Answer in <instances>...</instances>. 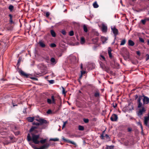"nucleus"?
I'll return each instance as SVG.
<instances>
[{
    "label": "nucleus",
    "instance_id": "obj_53",
    "mask_svg": "<svg viewBox=\"0 0 149 149\" xmlns=\"http://www.w3.org/2000/svg\"><path fill=\"white\" fill-rule=\"evenodd\" d=\"M103 70H105V71H106V72H108V71H109V68H106V69H103Z\"/></svg>",
    "mask_w": 149,
    "mask_h": 149
},
{
    "label": "nucleus",
    "instance_id": "obj_18",
    "mask_svg": "<svg viewBox=\"0 0 149 149\" xmlns=\"http://www.w3.org/2000/svg\"><path fill=\"white\" fill-rule=\"evenodd\" d=\"M112 50L110 47L108 48V53L109 54V56L110 58H111L112 57V55L111 53Z\"/></svg>",
    "mask_w": 149,
    "mask_h": 149
},
{
    "label": "nucleus",
    "instance_id": "obj_43",
    "mask_svg": "<svg viewBox=\"0 0 149 149\" xmlns=\"http://www.w3.org/2000/svg\"><path fill=\"white\" fill-rule=\"evenodd\" d=\"M83 121L85 123H88L89 120L88 119L84 118Z\"/></svg>",
    "mask_w": 149,
    "mask_h": 149
},
{
    "label": "nucleus",
    "instance_id": "obj_58",
    "mask_svg": "<svg viewBox=\"0 0 149 149\" xmlns=\"http://www.w3.org/2000/svg\"><path fill=\"white\" fill-rule=\"evenodd\" d=\"M136 54L137 55L140 56L141 55V53L140 51H137L136 52Z\"/></svg>",
    "mask_w": 149,
    "mask_h": 149
},
{
    "label": "nucleus",
    "instance_id": "obj_13",
    "mask_svg": "<svg viewBox=\"0 0 149 149\" xmlns=\"http://www.w3.org/2000/svg\"><path fill=\"white\" fill-rule=\"evenodd\" d=\"M62 139L63 140L65 141L66 142H67L68 143H70L74 145H76V143L74 141H72L69 140L65 138L64 137H63L62 138Z\"/></svg>",
    "mask_w": 149,
    "mask_h": 149
},
{
    "label": "nucleus",
    "instance_id": "obj_52",
    "mask_svg": "<svg viewBox=\"0 0 149 149\" xmlns=\"http://www.w3.org/2000/svg\"><path fill=\"white\" fill-rule=\"evenodd\" d=\"M138 124L140 125V127L141 129V130L142 131H143V127L142 124L140 123H139Z\"/></svg>",
    "mask_w": 149,
    "mask_h": 149
},
{
    "label": "nucleus",
    "instance_id": "obj_27",
    "mask_svg": "<svg viewBox=\"0 0 149 149\" xmlns=\"http://www.w3.org/2000/svg\"><path fill=\"white\" fill-rule=\"evenodd\" d=\"M44 13L45 14V16L47 18H49L50 13L49 12H44Z\"/></svg>",
    "mask_w": 149,
    "mask_h": 149
},
{
    "label": "nucleus",
    "instance_id": "obj_39",
    "mask_svg": "<svg viewBox=\"0 0 149 149\" xmlns=\"http://www.w3.org/2000/svg\"><path fill=\"white\" fill-rule=\"evenodd\" d=\"M106 138L108 141H110V138L109 137V136L107 134H105L104 136V138Z\"/></svg>",
    "mask_w": 149,
    "mask_h": 149
},
{
    "label": "nucleus",
    "instance_id": "obj_51",
    "mask_svg": "<svg viewBox=\"0 0 149 149\" xmlns=\"http://www.w3.org/2000/svg\"><path fill=\"white\" fill-rule=\"evenodd\" d=\"M62 89H63L62 93L63 94L65 95L66 93V92H65V90L64 89V88H63Z\"/></svg>",
    "mask_w": 149,
    "mask_h": 149
},
{
    "label": "nucleus",
    "instance_id": "obj_57",
    "mask_svg": "<svg viewBox=\"0 0 149 149\" xmlns=\"http://www.w3.org/2000/svg\"><path fill=\"white\" fill-rule=\"evenodd\" d=\"M14 133L16 135H18L19 134V131H17L16 132H15Z\"/></svg>",
    "mask_w": 149,
    "mask_h": 149
},
{
    "label": "nucleus",
    "instance_id": "obj_20",
    "mask_svg": "<svg viewBox=\"0 0 149 149\" xmlns=\"http://www.w3.org/2000/svg\"><path fill=\"white\" fill-rule=\"evenodd\" d=\"M34 119V117H29L27 118V120L28 121L30 122H32Z\"/></svg>",
    "mask_w": 149,
    "mask_h": 149
},
{
    "label": "nucleus",
    "instance_id": "obj_64",
    "mask_svg": "<svg viewBox=\"0 0 149 149\" xmlns=\"http://www.w3.org/2000/svg\"><path fill=\"white\" fill-rule=\"evenodd\" d=\"M9 17L10 18H12V17H13L12 15L11 14H9Z\"/></svg>",
    "mask_w": 149,
    "mask_h": 149
},
{
    "label": "nucleus",
    "instance_id": "obj_21",
    "mask_svg": "<svg viewBox=\"0 0 149 149\" xmlns=\"http://www.w3.org/2000/svg\"><path fill=\"white\" fill-rule=\"evenodd\" d=\"M100 96V93L98 91H96L94 93V96L96 98H98Z\"/></svg>",
    "mask_w": 149,
    "mask_h": 149
},
{
    "label": "nucleus",
    "instance_id": "obj_3",
    "mask_svg": "<svg viewBox=\"0 0 149 149\" xmlns=\"http://www.w3.org/2000/svg\"><path fill=\"white\" fill-rule=\"evenodd\" d=\"M18 72L20 75L22 77L27 78H30V74L25 73L22 70H19Z\"/></svg>",
    "mask_w": 149,
    "mask_h": 149
},
{
    "label": "nucleus",
    "instance_id": "obj_7",
    "mask_svg": "<svg viewBox=\"0 0 149 149\" xmlns=\"http://www.w3.org/2000/svg\"><path fill=\"white\" fill-rule=\"evenodd\" d=\"M146 111V110L144 107H143L142 109L139 110V111L137 112V114L139 116H141L143 114L145 113Z\"/></svg>",
    "mask_w": 149,
    "mask_h": 149
},
{
    "label": "nucleus",
    "instance_id": "obj_22",
    "mask_svg": "<svg viewBox=\"0 0 149 149\" xmlns=\"http://www.w3.org/2000/svg\"><path fill=\"white\" fill-rule=\"evenodd\" d=\"M101 40L103 43H104L107 40V38L101 36Z\"/></svg>",
    "mask_w": 149,
    "mask_h": 149
},
{
    "label": "nucleus",
    "instance_id": "obj_8",
    "mask_svg": "<svg viewBox=\"0 0 149 149\" xmlns=\"http://www.w3.org/2000/svg\"><path fill=\"white\" fill-rule=\"evenodd\" d=\"M118 118L117 115L116 114H113L110 118V119L112 121H116Z\"/></svg>",
    "mask_w": 149,
    "mask_h": 149
},
{
    "label": "nucleus",
    "instance_id": "obj_32",
    "mask_svg": "<svg viewBox=\"0 0 149 149\" xmlns=\"http://www.w3.org/2000/svg\"><path fill=\"white\" fill-rule=\"evenodd\" d=\"M8 9L10 11H12L14 9V6L12 5H10L9 6Z\"/></svg>",
    "mask_w": 149,
    "mask_h": 149
},
{
    "label": "nucleus",
    "instance_id": "obj_62",
    "mask_svg": "<svg viewBox=\"0 0 149 149\" xmlns=\"http://www.w3.org/2000/svg\"><path fill=\"white\" fill-rule=\"evenodd\" d=\"M117 106V104L115 103V105L113 104V106L114 108H116Z\"/></svg>",
    "mask_w": 149,
    "mask_h": 149
},
{
    "label": "nucleus",
    "instance_id": "obj_37",
    "mask_svg": "<svg viewBox=\"0 0 149 149\" xmlns=\"http://www.w3.org/2000/svg\"><path fill=\"white\" fill-rule=\"evenodd\" d=\"M126 43V40L125 39H124L121 42L120 45H124Z\"/></svg>",
    "mask_w": 149,
    "mask_h": 149
},
{
    "label": "nucleus",
    "instance_id": "obj_23",
    "mask_svg": "<svg viewBox=\"0 0 149 149\" xmlns=\"http://www.w3.org/2000/svg\"><path fill=\"white\" fill-rule=\"evenodd\" d=\"M50 33L53 37H55L56 36V33L53 30H50Z\"/></svg>",
    "mask_w": 149,
    "mask_h": 149
},
{
    "label": "nucleus",
    "instance_id": "obj_42",
    "mask_svg": "<svg viewBox=\"0 0 149 149\" xmlns=\"http://www.w3.org/2000/svg\"><path fill=\"white\" fill-rule=\"evenodd\" d=\"M100 59L102 60V61H105V58L103 56V55H100Z\"/></svg>",
    "mask_w": 149,
    "mask_h": 149
},
{
    "label": "nucleus",
    "instance_id": "obj_55",
    "mask_svg": "<svg viewBox=\"0 0 149 149\" xmlns=\"http://www.w3.org/2000/svg\"><path fill=\"white\" fill-rule=\"evenodd\" d=\"M132 130V128L129 127L127 128V131L128 132H130Z\"/></svg>",
    "mask_w": 149,
    "mask_h": 149
},
{
    "label": "nucleus",
    "instance_id": "obj_56",
    "mask_svg": "<svg viewBox=\"0 0 149 149\" xmlns=\"http://www.w3.org/2000/svg\"><path fill=\"white\" fill-rule=\"evenodd\" d=\"M49 82L51 84H53L54 82V81L53 80H51L49 81Z\"/></svg>",
    "mask_w": 149,
    "mask_h": 149
},
{
    "label": "nucleus",
    "instance_id": "obj_19",
    "mask_svg": "<svg viewBox=\"0 0 149 149\" xmlns=\"http://www.w3.org/2000/svg\"><path fill=\"white\" fill-rule=\"evenodd\" d=\"M135 44L134 42L131 40H128V45L129 46H133Z\"/></svg>",
    "mask_w": 149,
    "mask_h": 149
},
{
    "label": "nucleus",
    "instance_id": "obj_4",
    "mask_svg": "<svg viewBox=\"0 0 149 149\" xmlns=\"http://www.w3.org/2000/svg\"><path fill=\"white\" fill-rule=\"evenodd\" d=\"M142 97H143V105L147 104L149 103V98L148 97L144 95Z\"/></svg>",
    "mask_w": 149,
    "mask_h": 149
},
{
    "label": "nucleus",
    "instance_id": "obj_63",
    "mask_svg": "<svg viewBox=\"0 0 149 149\" xmlns=\"http://www.w3.org/2000/svg\"><path fill=\"white\" fill-rule=\"evenodd\" d=\"M135 97V100H136L137 99V100L138 98H139L138 96V95H135V97Z\"/></svg>",
    "mask_w": 149,
    "mask_h": 149
},
{
    "label": "nucleus",
    "instance_id": "obj_61",
    "mask_svg": "<svg viewBox=\"0 0 149 149\" xmlns=\"http://www.w3.org/2000/svg\"><path fill=\"white\" fill-rule=\"evenodd\" d=\"M146 60H147L149 59V55L148 54H147L146 55Z\"/></svg>",
    "mask_w": 149,
    "mask_h": 149
},
{
    "label": "nucleus",
    "instance_id": "obj_25",
    "mask_svg": "<svg viewBox=\"0 0 149 149\" xmlns=\"http://www.w3.org/2000/svg\"><path fill=\"white\" fill-rule=\"evenodd\" d=\"M46 139H42L39 141V143H40L42 144H44L47 141Z\"/></svg>",
    "mask_w": 149,
    "mask_h": 149
},
{
    "label": "nucleus",
    "instance_id": "obj_45",
    "mask_svg": "<svg viewBox=\"0 0 149 149\" xmlns=\"http://www.w3.org/2000/svg\"><path fill=\"white\" fill-rule=\"evenodd\" d=\"M68 123V121H65V122H63V126H62V129H63V128H64L65 125H66V124Z\"/></svg>",
    "mask_w": 149,
    "mask_h": 149
},
{
    "label": "nucleus",
    "instance_id": "obj_47",
    "mask_svg": "<svg viewBox=\"0 0 149 149\" xmlns=\"http://www.w3.org/2000/svg\"><path fill=\"white\" fill-rule=\"evenodd\" d=\"M61 33L64 35H65L66 33V31L64 30H61Z\"/></svg>",
    "mask_w": 149,
    "mask_h": 149
},
{
    "label": "nucleus",
    "instance_id": "obj_33",
    "mask_svg": "<svg viewBox=\"0 0 149 149\" xmlns=\"http://www.w3.org/2000/svg\"><path fill=\"white\" fill-rule=\"evenodd\" d=\"M78 129L79 130L83 131L84 130V127L82 126L79 125L78 126Z\"/></svg>",
    "mask_w": 149,
    "mask_h": 149
},
{
    "label": "nucleus",
    "instance_id": "obj_54",
    "mask_svg": "<svg viewBox=\"0 0 149 149\" xmlns=\"http://www.w3.org/2000/svg\"><path fill=\"white\" fill-rule=\"evenodd\" d=\"M10 143V142L8 141H6L4 142V144L5 145H8L9 143Z\"/></svg>",
    "mask_w": 149,
    "mask_h": 149
},
{
    "label": "nucleus",
    "instance_id": "obj_41",
    "mask_svg": "<svg viewBox=\"0 0 149 149\" xmlns=\"http://www.w3.org/2000/svg\"><path fill=\"white\" fill-rule=\"evenodd\" d=\"M74 33L73 31H71L69 32V35L70 36H72L74 35Z\"/></svg>",
    "mask_w": 149,
    "mask_h": 149
},
{
    "label": "nucleus",
    "instance_id": "obj_12",
    "mask_svg": "<svg viewBox=\"0 0 149 149\" xmlns=\"http://www.w3.org/2000/svg\"><path fill=\"white\" fill-rule=\"evenodd\" d=\"M39 123L40 125H42L43 124H47V121L44 119L40 118Z\"/></svg>",
    "mask_w": 149,
    "mask_h": 149
},
{
    "label": "nucleus",
    "instance_id": "obj_34",
    "mask_svg": "<svg viewBox=\"0 0 149 149\" xmlns=\"http://www.w3.org/2000/svg\"><path fill=\"white\" fill-rule=\"evenodd\" d=\"M29 144L31 146L32 148L34 149H38L39 148L36 147L34 144H32L31 143H29Z\"/></svg>",
    "mask_w": 149,
    "mask_h": 149
},
{
    "label": "nucleus",
    "instance_id": "obj_29",
    "mask_svg": "<svg viewBox=\"0 0 149 149\" xmlns=\"http://www.w3.org/2000/svg\"><path fill=\"white\" fill-rule=\"evenodd\" d=\"M85 39L83 37H81V44H83L85 42Z\"/></svg>",
    "mask_w": 149,
    "mask_h": 149
},
{
    "label": "nucleus",
    "instance_id": "obj_40",
    "mask_svg": "<svg viewBox=\"0 0 149 149\" xmlns=\"http://www.w3.org/2000/svg\"><path fill=\"white\" fill-rule=\"evenodd\" d=\"M113 146H107V149H113Z\"/></svg>",
    "mask_w": 149,
    "mask_h": 149
},
{
    "label": "nucleus",
    "instance_id": "obj_50",
    "mask_svg": "<svg viewBox=\"0 0 149 149\" xmlns=\"http://www.w3.org/2000/svg\"><path fill=\"white\" fill-rule=\"evenodd\" d=\"M14 136H10V139L11 141V142L12 143H13L14 142V141H13V139L14 138Z\"/></svg>",
    "mask_w": 149,
    "mask_h": 149
},
{
    "label": "nucleus",
    "instance_id": "obj_26",
    "mask_svg": "<svg viewBox=\"0 0 149 149\" xmlns=\"http://www.w3.org/2000/svg\"><path fill=\"white\" fill-rule=\"evenodd\" d=\"M105 130H104L103 131L102 134L101 135L100 137L101 139H104V136L105 135Z\"/></svg>",
    "mask_w": 149,
    "mask_h": 149
},
{
    "label": "nucleus",
    "instance_id": "obj_17",
    "mask_svg": "<svg viewBox=\"0 0 149 149\" xmlns=\"http://www.w3.org/2000/svg\"><path fill=\"white\" fill-rule=\"evenodd\" d=\"M102 31L103 32H106L107 31V27L104 24H103L102 27Z\"/></svg>",
    "mask_w": 149,
    "mask_h": 149
},
{
    "label": "nucleus",
    "instance_id": "obj_24",
    "mask_svg": "<svg viewBox=\"0 0 149 149\" xmlns=\"http://www.w3.org/2000/svg\"><path fill=\"white\" fill-rule=\"evenodd\" d=\"M100 67L103 69H106V66L104 64H103L102 62H100Z\"/></svg>",
    "mask_w": 149,
    "mask_h": 149
},
{
    "label": "nucleus",
    "instance_id": "obj_5",
    "mask_svg": "<svg viewBox=\"0 0 149 149\" xmlns=\"http://www.w3.org/2000/svg\"><path fill=\"white\" fill-rule=\"evenodd\" d=\"M51 99H52V100L49 98H48L47 100V103L49 104H51L53 103L54 104H55L56 103V100L54 99V96L53 95H52L51 96Z\"/></svg>",
    "mask_w": 149,
    "mask_h": 149
},
{
    "label": "nucleus",
    "instance_id": "obj_38",
    "mask_svg": "<svg viewBox=\"0 0 149 149\" xmlns=\"http://www.w3.org/2000/svg\"><path fill=\"white\" fill-rule=\"evenodd\" d=\"M83 29H84V31L85 32H87L88 29H87V26L85 25H84L83 26Z\"/></svg>",
    "mask_w": 149,
    "mask_h": 149
},
{
    "label": "nucleus",
    "instance_id": "obj_2",
    "mask_svg": "<svg viewBox=\"0 0 149 149\" xmlns=\"http://www.w3.org/2000/svg\"><path fill=\"white\" fill-rule=\"evenodd\" d=\"M45 128V127L43 126L42 127L40 130H36L38 128V127L35 126H32L29 130L30 133H33L36 134L38 133V132H42V130L44 129Z\"/></svg>",
    "mask_w": 149,
    "mask_h": 149
},
{
    "label": "nucleus",
    "instance_id": "obj_9",
    "mask_svg": "<svg viewBox=\"0 0 149 149\" xmlns=\"http://www.w3.org/2000/svg\"><path fill=\"white\" fill-rule=\"evenodd\" d=\"M142 97L141 96H139V98H138L137 99V104H138V107L139 108H140L141 107L143 104L141 102V98Z\"/></svg>",
    "mask_w": 149,
    "mask_h": 149
},
{
    "label": "nucleus",
    "instance_id": "obj_44",
    "mask_svg": "<svg viewBox=\"0 0 149 149\" xmlns=\"http://www.w3.org/2000/svg\"><path fill=\"white\" fill-rule=\"evenodd\" d=\"M129 141L128 140H127L125 141H124V143L125 145L127 146L129 145Z\"/></svg>",
    "mask_w": 149,
    "mask_h": 149
},
{
    "label": "nucleus",
    "instance_id": "obj_60",
    "mask_svg": "<svg viewBox=\"0 0 149 149\" xmlns=\"http://www.w3.org/2000/svg\"><path fill=\"white\" fill-rule=\"evenodd\" d=\"M81 74L82 75L85 74V73H86V72L85 71H82V70L81 71Z\"/></svg>",
    "mask_w": 149,
    "mask_h": 149
},
{
    "label": "nucleus",
    "instance_id": "obj_10",
    "mask_svg": "<svg viewBox=\"0 0 149 149\" xmlns=\"http://www.w3.org/2000/svg\"><path fill=\"white\" fill-rule=\"evenodd\" d=\"M49 146V144L48 143H46L41 146L38 149H47Z\"/></svg>",
    "mask_w": 149,
    "mask_h": 149
},
{
    "label": "nucleus",
    "instance_id": "obj_48",
    "mask_svg": "<svg viewBox=\"0 0 149 149\" xmlns=\"http://www.w3.org/2000/svg\"><path fill=\"white\" fill-rule=\"evenodd\" d=\"M32 124L33 125H36L38 126L40 125L39 123L33 122L32 123Z\"/></svg>",
    "mask_w": 149,
    "mask_h": 149
},
{
    "label": "nucleus",
    "instance_id": "obj_31",
    "mask_svg": "<svg viewBox=\"0 0 149 149\" xmlns=\"http://www.w3.org/2000/svg\"><path fill=\"white\" fill-rule=\"evenodd\" d=\"M59 139L58 138H51L50 139V141H58Z\"/></svg>",
    "mask_w": 149,
    "mask_h": 149
},
{
    "label": "nucleus",
    "instance_id": "obj_16",
    "mask_svg": "<svg viewBox=\"0 0 149 149\" xmlns=\"http://www.w3.org/2000/svg\"><path fill=\"white\" fill-rule=\"evenodd\" d=\"M38 44L42 48L45 47L46 46L45 45L44 43V42L42 41V40L39 41Z\"/></svg>",
    "mask_w": 149,
    "mask_h": 149
},
{
    "label": "nucleus",
    "instance_id": "obj_35",
    "mask_svg": "<svg viewBox=\"0 0 149 149\" xmlns=\"http://www.w3.org/2000/svg\"><path fill=\"white\" fill-rule=\"evenodd\" d=\"M50 61L52 63H54L55 64H56V62L55 59L53 57H52L50 59Z\"/></svg>",
    "mask_w": 149,
    "mask_h": 149
},
{
    "label": "nucleus",
    "instance_id": "obj_30",
    "mask_svg": "<svg viewBox=\"0 0 149 149\" xmlns=\"http://www.w3.org/2000/svg\"><path fill=\"white\" fill-rule=\"evenodd\" d=\"M93 7L95 8H97L99 7L98 5L97 4V2L95 1L93 4Z\"/></svg>",
    "mask_w": 149,
    "mask_h": 149
},
{
    "label": "nucleus",
    "instance_id": "obj_14",
    "mask_svg": "<svg viewBox=\"0 0 149 149\" xmlns=\"http://www.w3.org/2000/svg\"><path fill=\"white\" fill-rule=\"evenodd\" d=\"M149 120V117L145 116L144 117V123L146 126L148 125V122Z\"/></svg>",
    "mask_w": 149,
    "mask_h": 149
},
{
    "label": "nucleus",
    "instance_id": "obj_15",
    "mask_svg": "<svg viewBox=\"0 0 149 149\" xmlns=\"http://www.w3.org/2000/svg\"><path fill=\"white\" fill-rule=\"evenodd\" d=\"M149 21V17L146 18L145 19H141V22L143 25H145L146 24V22Z\"/></svg>",
    "mask_w": 149,
    "mask_h": 149
},
{
    "label": "nucleus",
    "instance_id": "obj_28",
    "mask_svg": "<svg viewBox=\"0 0 149 149\" xmlns=\"http://www.w3.org/2000/svg\"><path fill=\"white\" fill-rule=\"evenodd\" d=\"M22 60V58L21 57H19V59L17 63V67H18L20 64V63L21 62Z\"/></svg>",
    "mask_w": 149,
    "mask_h": 149
},
{
    "label": "nucleus",
    "instance_id": "obj_6",
    "mask_svg": "<svg viewBox=\"0 0 149 149\" xmlns=\"http://www.w3.org/2000/svg\"><path fill=\"white\" fill-rule=\"evenodd\" d=\"M111 29L115 36V39H116V36L118 34V29L116 28L115 27H111Z\"/></svg>",
    "mask_w": 149,
    "mask_h": 149
},
{
    "label": "nucleus",
    "instance_id": "obj_1",
    "mask_svg": "<svg viewBox=\"0 0 149 149\" xmlns=\"http://www.w3.org/2000/svg\"><path fill=\"white\" fill-rule=\"evenodd\" d=\"M31 136L29 134L27 135L26 139L28 142L32 141L35 144H39V141L38 139L40 138L39 134H36L33 133H31Z\"/></svg>",
    "mask_w": 149,
    "mask_h": 149
},
{
    "label": "nucleus",
    "instance_id": "obj_49",
    "mask_svg": "<svg viewBox=\"0 0 149 149\" xmlns=\"http://www.w3.org/2000/svg\"><path fill=\"white\" fill-rule=\"evenodd\" d=\"M139 40L141 42H142L144 43V40H143V38H141V37L139 38Z\"/></svg>",
    "mask_w": 149,
    "mask_h": 149
},
{
    "label": "nucleus",
    "instance_id": "obj_46",
    "mask_svg": "<svg viewBox=\"0 0 149 149\" xmlns=\"http://www.w3.org/2000/svg\"><path fill=\"white\" fill-rule=\"evenodd\" d=\"M50 46V47H54L56 46V45L54 43H52L51 44Z\"/></svg>",
    "mask_w": 149,
    "mask_h": 149
},
{
    "label": "nucleus",
    "instance_id": "obj_59",
    "mask_svg": "<svg viewBox=\"0 0 149 149\" xmlns=\"http://www.w3.org/2000/svg\"><path fill=\"white\" fill-rule=\"evenodd\" d=\"M9 22L11 24H13L14 23V22L12 20H9Z\"/></svg>",
    "mask_w": 149,
    "mask_h": 149
},
{
    "label": "nucleus",
    "instance_id": "obj_11",
    "mask_svg": "<svg viewBox=\"0 0 149 149\" xmlns=\"http://www.w3.org/2000/svg\"><path fill=\"white\" fill-rule=\"evenodd\" d=\"M123 56L125 60H127L130 58L129 52H127L125 53L123 55Z\"/></svg>",
    "mask_w": 149,
    "mask_h": 149
},
{
    "label": "nucleus",
    "instance_id": "obj_36",
    "mask_svg": "<svg viewBox=\"0 0 149 149\" xmlns=\"http://www.w3.org/2000/svg\"><path fill=\"white\" fill-rule=\"evenodd\" d=\"M47 113L48 114H54L55 113L54 112H52V111L49 109L48 110L47 112Z\"/></svg>",
    "mask_w": 149,
    "mask_h": 149
}]
</instances>
